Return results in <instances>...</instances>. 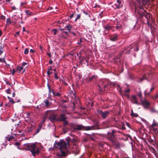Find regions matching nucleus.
<instances>
[{
    "instance_id": "obj_1",
    "label": "nucleus",
    "mask_w": 158,
    "mask_h": 158,
    "mask_svg": "<svg viewBox=\"0 0 158 158\" xmlns=\"http://www.w3.org/2000/svg\"><path fill=\"white\" fill-rule=\"evenodd\" d=\"M66 140L67 141V143L61 140L59 142H55L54 144L55 145H57V147H59L60 150L61 152V154L63 156L65 155V151L67 150V147L69 145V142L71 141L73 143H74L73 142V140H75L73 139L71 140V139L69 138H67ZM56 147H57L56 146Z\"/></svg>"
},
{
    "instance_id": "obj_2",
    "label": "nucleus",
    "mask_w": 158,
    "mask_h": 158,
    "mask_svg": "<svg viewBox=\"0 0 158 158\" xmlns=\"http://www.w3.org/2000/svg\"><path fill=\"white\" fill-rule=\"evenodd\" d=\"M69 125L71 127L73 130H89L92 129L93 127H84L82 125H77L73 123H70Z\"/></svg>"
},
{
    "instance_id": "obj_3",
    "label": "nucleus",
    "mask_w": 158,
    "mask_h": 158,
    "mask_svg": "<svg viewBox=\"0 0 158 158\" xmlns=\"http://www.w3.org/2000/svg\"><path fill=\"white\" fill-rule=\"evenodd\" d=\"M26 150L31 151L34 156H35L36 154L39 153L38 148L35 144H27Z\"/></svg>"
},
{
    "instance_id": "obj_4",
    "label": "nucleus",
    "mask_w": 158,
    "mask_h": 158,
    "mask_svg": "<svg viewBox=\"0 0 158 158\" xmlns=\"http://www.w3.org/2000/svg\"><path fill=\"white\" fill-rule=\"evenodd\" d=\"M46 114H49L50 116L49 117V119L52 122H54L55 121H57V117L56 115L49 110H48L46 112Z\"/></svg>"
},
{
    "instance_id": "obj_5",
    "label": "nucleus",
    "mask_w": 158,
    "mask_h": 158,
    "mask_svg": "<svg viewBox=\"0 0 158 158\" xmlns=\"http://www.w3.org/2000/svg\"><path fill=\"white\" fill-rule=\"evenodd\" d=\"M98 113L101 115L103 119L106 118L109 114V111H108L102 112L101 110H98Z\"/></svg>"
},
{
    "instance_id": "obj_6",
    "label": "nucleus",
    "mask_w": 158,
    "mask_h": 158,
    "mask_svg": "<svg viewBox=\"0 0 158 158\" xmlns=\"http://www.w3.org/2000/svg\"><path fill=\"white\" fill-rule=\"evenodd\" d=\"M67 118L65 116V114L62 113L58 118L57 117V121H63Z\"/></svg>"
},
{
    "instance_id": "obj_7",
    "label": "nucleus",
    "mask_w": 158,
    "mask_h": 158,
    "mask_svg": "<svg viewBox=\"0 0 158 158\" xmlns=\"http://www.w3.org/2000/svg\"><path fill=\"white\" fill-rule=\"evenodd\" d=\"M114 130H112V133H108V139L110 140L111 142L113 143H114Z\"/></svg>"
},
{
    "instance_id": "obj_8",
    "label": "nucleus",
    "mask_w": 158,
    "mask_h": 158,
    "mask_svg": "<svg viewBox=\"0 0 158 158\" xmlns=\"http://www.w3.org/2000/svg\"><path fill=\"white\" fill-rule=\"evenodd\" d=\"M72 151L76 155L79 152V149L75 143H73V145L72 147Z\"/></svg>"
},
{
    "instance_id": "obj_9",
    "label": "nucleus",
    "mask_w": 158,
    "mask_h": 158,
    "mask_svg": "<svg viewBox=\"0 0 158 158\" xmlns=\"http://www.w3.org/2000/svg\"><path fill=\"white\" fill-rule=\"evenodd\" d=\"M118 35L116 34L111 35L110 36V39L112 41H116L118 40Z\"/></svg>"
},
{
    "instance_id": "obj_10",
    "label": "nucleus",
    "mask_w": 158,
    "mask_h": 158,
    "mask_svg": "<svg viewBox=\"0 0 158 158\" xmlns=\"http://www.w3.org/2000/svg\"><path fill=\"white\" fill-rule=\"evenodd\" d=\"M142 104L145 108H147L150 105V104L148 101L144 100L141 101Z\"/></svg>"
},
{
    "instance_id": "obj_11",
    "label": "nucleus",
    "mask_w": 158,
    "mask_h": 158,
    "mask_svg": "<svg viewBox=\"0 0 158 158\" xmlns=\"http://www.w3.org/2000/svg\"><path fill=\"white\" fill-rule=\"evenodd\" d=\"M107 82L108 83V86H111L112 85L113 86H114L115 85V84L111 83L110 82H109L108 81H107L106 82V83H103L102 85V87H104V90H106V88L107 87Z\"/></svg>"
},
{
    "instance_id": "obj_12",
    "label": "nucleus",
    "mask_w": 158,
    "mask_h": 158,
    "mask_svg": "<svg viewBox=\"0 0 158 158\" xmlns=\"http://www.w3.org/2000/svg\"><path fill=\"white\" fill-rule=\"evenodd\" d=\"M131 101L133 103H135L137 105L138 104V103L137 99V97L135 96H132Z\"/></svg>"
},
{
    "instance_id": "obj_13",
    "label": "nucleus",
    "mask_w": 158,
    "mask_h": 158,
    "mask_svg": "<svg viewBox=\"0 0 158 158\" xmlns=\"http://www.w3.org/2000/svg\"><path fill=\"white\" fill-rule=\"evenodd\" d=\"M43 125L42 123H40L39 125V126L38 127V128L37 129L36 131L35 132V134L38 133L40 131L41 129L42 126Z\"/></svg>"
},
{
    "instance_id": "obj_14",
    "label": "nucleus",
    "mask_w": 158,
    "mask_h": 158,
    "mask_svg": "<svg viewBox=\"0 0 158 158\" xmlns=\"http://www.w3.org/2000/svg\"><path fill=\"white\" fill-rule=\"evenodd\" d=\"M112 7H113L115 9H118L121 7L119 5V4L118 3H114V4L112 6Z\"/></svg>"
},
{
    "instance_id": "obj_15",
    "label": "nucleus",
    "mask_w": 158,
    "mask_h": 158,
    "mask_svg": "<svg viewBox=\"0 0 158 158\" xmlns=\"http://www.w3.org/2000/svg\"><path fill=\"white\" fill-rule=\"evenodd\" d=\"M103 27L106 30L108 31L111 29L112 27V26H110L109 25L107 24H106V26H104Z\"/></svg>"
},
{
    "instance_id": "obj_16",
    "label": "nucleus",
    "mask_w": 158,
    "mask_h": 158,
    "mask_svg": "<svg viewBox=\"0 0 158 158\" xmlns=\"http://www.w3.org/2000/svg\"><path fill=\"white\" fill-rule=\"evenodd\" d=\"M52 92L53 95L55 96L60 97L61 95V94L57 92L54 91L53 90H52Z\"/></svg>"
},
{
    "instance_id": "obj_17",
    "label": "nucleus",
    "mask_w": 158,
    "mask_h": 158,
    "mask_svg": "<svg viewBox=\"0 0 158 158\" xmlns=\"http://www.w3.org/2000/svg\"><path fill=\"white\" fill-rule=\"evenodd\" d=\"M72 28V25L68 24L67 25L66 27H65V29H67V30H68L69 32L70 31L71 29Z\"/></svg>"
},
{
    "instance_id": "obj_18",
    "label": "nucleus",
    "mask_w": 158,
    "mask_h": 158,
    "mask_svg": "<svg viewBox=\"0 0 158 158\" xmlns=\"http://www.w3.org/2000/svg\"><path fill=\"white\" fill-rule=\"evenodd\" d=\"M52 71L51 68V66H50L48 69V71L47 72V74L49 76L52 73Z\"/></svg>"
},
{
    "instance_id": "obj_19",
    "label": "nucleus",
    "mask_w": 158,
    "mask_h": 158,
    "mask_svg": "<svg viewBox=\"0 0 158 158\" xmlns=\"http://www.w3.org/2000/svg\"><path fill=\"white\" fill-rule=\"evenodd\" d=\"M131 115L132 117H137L138 116V115L137 114L134 113L133 112V110H132L131 111Z\"/></svg>"
},
{
    "instance_id": "obj_20",
    "label": "nucleus",
    "mask_w": 158,
    "mask_h": 158,
    "mask_svg": "<svg viewBox=\"0 0 158 158\" xmlns=\"http://www.w3.org/2000/svg\"><path fill=\"white\" fill-rule=\"evenodd\" d=\"M47 114H46V115H44V116L43 117V118L42 120L41 121V123H44L45 122L47 118Z\"/></svg>"
},
{
    "instance_id": "obj_21",
    "label": "nucleus",
    "mask_w": 158,
    "mask_h": 158,
    "mask_svg": "<svg viewBox=\"0 0 158 158\" xmlns=\"http://www.w3.org/2000/svg\"><path fill=\"white\" fill-rule=\"evenodd\" d=\"M44 103L46 106H48L49 105V102L48 100L47 99H45L44 100Z\"/></svg>"
},
{
    "instance_id": "obj_22",
    "label": "nucleus",
    "mask_w": 158,
    "mask_h": 158,
    "mask_svg": "<svg viewBox=\"0 0 158 158\" xmlns=\"http://www.w3.org/2000/svg\"><path fill=\"white\" fill-rule=\"evenodd\" d=\"M25 12L27 15H32V12L29 10H27L25 11Z\"/></svg>"
},
{
    "instance_id": "obj_23",
    "label": "nucleus",
    "mask_w": 158,
    "mask_h": 158,
    "mask_svg": "<svg viewBox=\"0 0 158 158\" xmlns=\"http://www.w3.org/2000/svg\"><path fill=\"white\" fill-rule=\"evenodd\" d=\"M24 67L22 65L21 66H18L17 67V70L19 71V72L23 70Z\"/></svg>"
},
{
    "instance_id": "obj_24",
    "label": "nucleus",
    "mask_w": 158,
    "mask_h": 158,
    "mask_svg": "<svg viewBox=\"0 0 158 158\" xmlns=\"http://www.w3.org/2000/svg\"><path fill=\"white\" fill-rule=\"evenodd\" d=\"M6 140H8V141H10L11 139H14V137L13 136H10L9 137H6Z\"/></svg>"
},
{
    "instance_id": "obj_25",
    "label": "nucleus",
    "mask_w": 158,
    "mask_h": 158,
    "mask_svg": "<svg viewBox=\"0 0 158 158\" xmlns=\"http://www.w3.org/2000/svg\"><path fill=\"white\" fill-rule=\"evenodd\" d=\"M117 2L121 7L122 6V2L121 0H117Z\"/></svg>"
},
{
    "instance_id": "obj_26",
    "label": "nucleus",
    "mask_w": 158,
    "mask_h": 158,
    "mask_svg": "<svg viewBox=\"0 0 158 158\" xmlns=\"http://www.w3.org/2000/svg\"><path fill=\"white\" fill-rule=\"evenodd\" d=\"M8 98L9 99V101L10 102H11L12 103H14L15 102L14 101L13 99L12 98H10L8 96Z\"/></svg>"
},
{
    "instance_id": "obj_27",
    "label": "nucleus",
    "mask_w": 158,
    "mask_h": 158,
    "mask_svg": "<svg viewBox=\"0 0 158 158\" xmlns=\"http://www.w3.org/2000/svg\"><path fill=\"white\" fill-rule=\"evenodd\" d=\"M60 153H58L57 154V156H58V158H62V157H60L61 156H66V153L65 152V156H63L61 154V151H60Z\"/></svg>"
},
{
    "instance_id": "obj_28",
    "label": "nucleus",
    "mask_w": 158,
    "mask_h": 158,
    "mask_svg": "<svg viewBox=\"0 0 158 158\" xmlns=\"http://www.w3.org/2000/svg\"><path fill=\"white\" fill-rule=\"evenodd\" d=\"M81 14H79L78 15H77V17L75 20V21H76L78 19H80L81 17Z\"/></svg>"
},
{
    "instance_id": "obj_29",
    "label": "nucleus",
    "mask_w": 158,
    "mask_h": 158,
    "mask_svg": "<svg viewBox=\"0 0 158 158\" xmlns=\"http://www.w3.org/2000/svg\"><path fill=\"white\" fill-rule=\"evenodd\" d=\"M6 25H9L11 23V20L9 19H6Z\"/></svg>"
},
{
    "instance_id": "obj_30",
    "label": "nucleus",
    "mask_w": 158,
    "mask_h": 158,
    "mask_svg": "<svg viewBox=\"0 0 158 158\" xmlns=\"http://www.w3.org/2000/svg\"><path fill=\"white\" fill-rule=\"evenodd\" d=\"M157 125V124L155 122V120L154 119L153 120V123L152 125V127H155Z\"/></svg>"
},
{
    "instance_id": "obj_31",
    "label": "nucleus",
    "mask_w": 158,
    "mask_h": 158,
    "mask_svg": "<svg viewBox=\"0 0 158 158\" xmlns=\"http://www.w3.org/2000/svg\"><path fill=\"white\" fill-rule=\"evenodd\" d=\"M29 52V49L27 48H25L24 50V53L25 54H27Z\"/></svg>"
},
{
    "instance_id": "obj_32",
    "label": "nucleus",
    "mask_w": 158,
    "mask_h": 158,
    "mask_svg": "<svg viewBox=\"0 0 158 158\" xmlns=\"http://www.w3.org/2000/svg\"><path fill=\"white\" fill-rule=\"evenodd\" d=\"M3 52V47L2 46H1L0 48V56Z\"/></svg>"
},
{
    "instance_id": "obj_33",
    "label": "nucleus",
    "mask_w": 158,
    "mask_h": 158,
    "mask_svg": "<svg viewBox=\"0 0 158 158\" xmlns=\"http://www.w3.org/2000/svg\"><path fill=\"white\" fill-rule=\"evenodd\" d=\"M135 48L134 49L135 51H136V52L138 51L139 50V47L138 46L137 44H136L135 45Z\"/></svg>"
},
{
    "instance_id": "obj_34",
    "label": "nucleus",
    "mask_w": 158,
    "mask_h": 158,
    "mask_svg": "<svg viewBox=\"0 0 158 158\" xmlns=\"http://www.w3.org/2000/svg\"><path fill=\"white\" fill-rule=\"evenodd\" d=\"M138 96L141 99H142V94L141 92H139L138 94Z\"/></svg>"
},
{
    "instance_id": "obj_35",
    "label": "nucleus",
    "mask_w": 158,
    "mask_h": 158,
    "mask_svg": "<svg viewBox=\"0 0 158 158\" xmlns=\"http://www.w3.org/2000/svg\"><path fill=\"white\" fill-rule=\"evenodd\" d=\"M64 122V125H66L68 124L69 123V122L68 121L66 120V119L64 121H63Z\"/></svg>"
},
{
    "instance_id": "obj_36",
    "label": "nucleus",
    "mask_w": 158,
    "mask_h": 158,
    "mask_svg": "<svg viewBox=\"0 0 158 158\" xmlns=\"http://www.w3.org/2000/svg\"><path fill=\"white\" fill-rule=\"evenodd\" d=\"M121 26H117L116 27L117 30H118L119 31H120V29H121Z\"/></svg>"
},
{
    "instance_id": "obj_37",
    "label": "nucleus",
    "mask_w": 158,
    "mask_h": 158,
    "mask_svg": "<svg viewBox=\"0 0 158 158\" xmlns=\"http://www.w3.org/2000/svg\"><path fill=\"white\" fill-rule=\"evenodd\" d=\"M54 77H55V78L56 79H58V77L57 76V73L55 72L54 73Z\"/></svg>"
},
{
    "instance_id": "obj_38",
    "label": "nucleus",
    "mask_w": 158,
    "mask_h": 158,
    "mask_svg": "<svg viewBox=\"0 0 158 158\" xmlns=\"http://www.w3.org/2000/svg\"><path fill=\"white\" fill-rule=\"evenodd\" d=\"M0 18L1 19L4 20H5L6 19L5 16L3 15L1 16Z\"/></svg>"
},
{
    "instance_id": "obj_39",
    "label": "nucleus",
    "mask_w": 158,
    "mask_h": 158,
    "mask_svg": "<svg viewBox=\"0 0 158 158\" xmlns=\"http://www.w3.org/2000/svg\"><path fill=\"white\" fill-rule=\"evenodd\" d=\"M148 0H142V4H145L147 3Z\"/></svg>"
},
{
    "instance_id": "obj_40",
    "label": "nucleus",
    "mask_w": 158,
    "mask_h": 158,
    "mask_svg": "<svg viewBox=\"0 0 158 158\" xmlns=\"http://www.w3.org/2000/svg\"><path fill=\"white\" fill-rule=\"evenodd\" d=\"M3 61L5 63H6V61H5V58L4 57L2 59L0 58V62Z\"/></svg>"
},
{
    "instance_id": "obj_41",
    "label": "nucleus",
    "mask_w": 158,
    "mask_h": 158,
    "mask_svg": "<svg viewBox=\"0 0 158 158\" xmlns=\"http://www.w3.org/2000/svg\"><path fill=\"white\" fill-rule=\"evenodd\" d=\"M84 58L82 57L81 58V60L79 61V63L80 64H82V62H83V60H84Z\"/></svg>"
},
{
    "instance_id": "obj_42",
    "label": "nucleus",
    "mask_w": 158,
    "mask_h": 158,
    "mask_svg": "<svg viewBox=\"0 0 158 158\" xmlns=\"http://www.w3.org/2000/svg\"><path fill=\"white\" fill-rule=\"evenodd\" d=\"M52 31H53L54 32V35H56V33L57 32V30L56 29H52Z\"/></svg>"
},
{
    "instance_id": "obj_43",
    "label": "nucleus",
    "mask_w": 158,
    "mask_h": 158,
    "mask_svg": "<svg viewBox=\"0 0 158 158\" xmlns=\"http://www.w3.org/2000/svg\"><path fill=\"white\" fill-rule=\"evenodd\" d=\"M6 93H7V94H10L11 93V90H10V89H7L6 90Z\"/></svg>"
},
{
    "instance_id": "obj_44",
    "label": "nucleus",
    "mask_w": 158,
    "mask_h": 158,
    "mask_svg": "<svg viewBox=\"0 0 158 158\" xmlns=\"http://www.w3.org/2000/svg\"><path fill=\"white\" fill-rule=\"evenodd\" d=\"M27 131L28 132H31L32 131V129L31 128H27Z\"/></svg>"
},
{
    "instance_id": "obj_45",
    "label": "nucleus",
    "mask_w": 158,
    "mask_h": 158,
    "mask_svg": "<svg viewBox=\"0 0 158 158\" xmlns=\"http://www.w3.org/2000/svg\"><path fill=\"white\" fill-rule=\"evenodd\" d=\"M130 90L129 89H127L125 90L124 91V93H128V92H130Z\"/></svg>"
},
{
    "instance_id": "obj_46",
    "label": "nucleus",
    "mask_w": 158,
    "mask_h": 158,
    "mask_svg": "<svg viewBox=\"0 0 158 158\" xmlns=\"http://www.w3.org/2000/svg\"><path fill=\"white\" fill-rule=\"evenodd\" d=\"M158 98V94L155 95V96H154L153 97H152V98L153 99H156Z\"/></svg>"
},
{
    "instance_id": "obj_47",
    "label": "nucleus",
    "mask_w": 158,
    "mask_h": 158,
    "mask_svg": "<svg viewBox=\"0 0 158 158\" xmlns=\"http://www.w3.org/2000/svg\"><path fill=\"white\" fill-rule=\"evenodd\" d=\"M27 64V63L23 62L22 64V66L24 67Z\"/></svg>"
},
{
    "instance_id": "obj_48",
    "label": "nucleus",
    "mask_w": 158,
    "mask_h": 158,
    "mask_svg": "<svg viewBox=\"0 0 158 158\" xmlns=\"http://www.w3.org/2000/svg\"><path fill=\"white\" fill-rule=\"evenodd\" d=\"M26 4V2H22L20 3V5H21V6H23V5H25Z\"/></svg>"
},
{
    "instance_id": "obj_49",
    "label": "nucleus",
    "mask_w": 158,
    "mask_h": 158,
    "mask_svg": "<svg viewBox=\"0 0 158 158\" xmlns=\"http://www.w3.org/2000/svg\"><path fill=\"white\" fill-rule=\"evenodd\" d=\"M63 132H64V134L66 133V132H67L66 131V129H63Z\"/></svg>"
},
{
    "instance_id": "obj_50",
    "label": "nucleus",
    "mask_w": 158,
    "mask_h": 158,
    "mask_svg": "<svg viewBox=\"0 0 158 158\" xmlns=\"http://www.w3.org/2000/svg\"><path fill=\"white\" fill-rule=\"evenodd\" d=\"M123 95H125L128 98H129V95L127 94H123Z\"/></svg>"
},
{
    "instance_id": "obj_51",
    "label": "nucleus",
    "mask_w": 158,
    "mask_h": 158,
    "mask_svg": "<svg viewBox=\"0 0 158 158\" xmlns=\"http://www.w3.org/2000/svg\"><path fill=\"white\" fill-rule=\"evenodd\" d=\"M63 33H64L66 35H67L68 34V33L66 31H63Z\"/></svg>"
},
{
    "instance_id": "obj_52",
    "label": "nucleus",
    "mask_w": 158,
    "mask_h": 158,
    "mask_svg": "<svg viewBox=\"0 0 158 158\" xmlns=\"http://www.w3.org/2000/svg\"><path fill=\"white\" fill-rule=\"evenodd\" d=\"M49 63L50 64H52V60H50L49 61Z\"/></svg>"
},
{
    "instance_id": "obj_53",
    "label": "nucleus",
    "mask_w": 158,
    "mask_h": 158,
    "mask_svg": "<svg viewBox=\"0 0 158 158\" xmlns=\"http://www.w3.org/2000/svg\"><path fill=\"white\" fill-rule=\"evenodd\" d=\"M15 144L17 145H19V143L18 142L15 143Z\"/></svg>"
},
{
    "instance_id": "obj_54",
    "label": "nucleus",
    "mask_w": 158,
    "mask_h": 158,
    "mask_svg": "<svg viewBox=\"0 0 158 158\" xmlns=\"http://www.w3.org/2000/svg\"><path fill=\"white\" fill-rule=\"evenodd\" d=\"M154 89V88L153 87H152L151 89H150V92H151Z\"/></svg>"
},
{
    "instance_id": "obj_55",
    "label": "nucleus",
    "mask_w": 158,
    "mask_h": 158,
    "mask_svg": "<svg viewBox=\"0 0 158 158\" xmlns=\"http://www.w3.org/2000/svg\"><path fill=\"white\" fill-rule=\"evenodd\" d=\"M47 55L50 57H51V56L50 53H47Z\"/></svg>"
},
{
    "instance_id": "obj_56",
    "label": "nucleus",
    "mask_w": 158,
    "mask_h": 158,
    "mask_svg": "<svg viewBox=\"0 0 158 158\" xmlns=\"http://www.w3.org/2000/svg\"><path fill=\"white\" fill-rule=\"evenodd\" d=\"M83 12L86 15H88V14L87 12L85 11L84 10H83Z\"/></svg>"
},
{
    "instance_id": "obj_57",
    "label": "nucleus",
    "mask_w": 158,
    "mask_h": 158,
    "mask_svg": "<svg viewBox=\"0 0 158 158\" xmlns=\"http://www.w3.org/2000/svg\"><path fill=\"white\" fill-rule=\"evenodd\" d=\"M12 8L13 10H15L16 9V8L15 6H12Z\"/></svg>"
},
{
    "instance_id": "obj_58",
    "label": "nucleus",
    "mask_w": 158,
    "mask_h": 158,
    "mask_svg": "<svg viewBox=\"0 0 158 158\" xmlns=\"http://www.w3.org/2000/svg\"><path fill=\"white\" fill-rule=\"evenodd\" d=\"M30 52H32V53H34V51L32 49H31L30 50Z\"/></svg>"
},
{
    "instance_id": "obj_59",
    "label": "nucleus",
    "mask_w": 158,
    "mask_h": 158,
    "mask_svg": "<svg viewBox=\"0 0 158 158\" xmlns=\"http://www.w3.org/2000/svg\"><path fill=\"white\" fill-rule=\"evenodd\" d=\"M74 14H72L70 16V19H71L72 18Z\"/></svg>"
},
{
    "instance_id": "obj_60",
    "label": "nucleus",
    "mask_w": 158,
    "mask_h": 158,
    "mask_svg": "<svg viewBox=\"0 0 158 158\" xmlns=\"http://www.w3.org/2000/svg\"><path fill=\"white\" fill-rule=\"evenodd\" d=\"M147 23L148 26H150V27L151 26V25L149 24L148 20H147Z\"/></svg>"
},
{
    "instance_id": "obj_61",
    "label": "nucleus",
    "mask_w": 158,
    "mask_h": 158,
    "mask_svg": "<svg viewBox=\"0 0 158 158\" xmlns=\"http://www.w3.org/2000/svg\"><path fill=\"white\" fill-rule=\"evenodd\" d=\"M15 73V70L14 69H13V71L12 72V74L13 75L14 73Z\"/></svg>"
},
{
    "instance_id": "obj_62",
    "label": "nucleus",
    "mask_w": 158,
    "mask_h": 158,
    "mask_svg": "<svg viewBox=\"0 0 158 158\" xmlns=\"http://www.w3.org/2000/svg\"><path fill=\"white\" fill-rule=\"evenodd\" d=\"M151 110V111L152 112H154L155 111V110L153 108Z\"/></svg>"
},
{
    "instance_id": "obj_63",
    "label": "nucleus",
    "mask_w": 158,
    "mask_h": 158,
    "mask_svg": "<svg viewBox=\"0 0 158 158\" xmlns=\"http://www.w3.org/2000/svg\"><path fill=\"white\" fill-rule=\"evenodd\" d=\"M94 77L95 76H93L90 78L89 79V81H91Z\"/></svg>"
},
{
    "instance_id": "obj_64",
    "label": "nucleus",
    "mask_w": 158,
    "mask_h": 158,
    "mask_svg": "<svg viewBox=\"0 0 158 158\" xmlns=\"http://www.w3.org/2000/svg\"><path fill=\"white\" fill-rule=\"evenodd\" d=\"M15 93L14 92L12 94L13 97H15Z\"/></svg>"
}]
</instances>
